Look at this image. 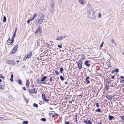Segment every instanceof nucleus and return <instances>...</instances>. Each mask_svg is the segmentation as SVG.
Here are the masks:
<instances>
[{"mask_svg": "<svg viewBox=\"0 0 124 124\" xmlns=\"http://www.w3.org/2000/svg\"><path fill=\"white\" fill-rule=\"evenodd\" d=\"M45 16V15H44L43 14H41L40 18L36 20L35 22L36 25H38L41 24L43 22Z\"/></svg>", "mask_w": 124, "mask_h": 124, "instance_id": "f257e3e1", "label": "nucleus"}, {"mask_svg": "<svg viewBox=\"0 0 124 124\" xmlns=\"http://www.w3.org/2000/svg\"><path fill=\"white\" fill-rule=\"evenodd\" d=\"M88 16L91 19H93L95 18V14L93 10L91 9L89 11Z\"/></svg>", "mask_w": 124, "mask_h": 124, "instance_id": "f03ea898", "label": "nucleus"}, {"mask_svg": "<svg viewBox=\"0 0 124 124\" xmlns=\"http://www.w3.org/2000/svg\"><path fill=\"white\" fill-rule=\"evenodd\" d=\"M54 2L53 1V0H51L50 1V12L51 14H54Z\"/></svg>", "mask_w": 124, "mask_h": 124, "instance_id": "7ed1b4c3", "label": "nucleus"}, {"mask_svg": "<svg viewBox=\"0 0 124 124\" xmlns=\"http://www.w3.org/2000/svg\"><path fill=\"white\" fill-rule=\"evenodd\" d=\"M6 61L8 64L10 65H13L15 64V61L13 60H7Z\"/></svg>", "mask_w": 124, "mask_h": 124, "instance_id": "20e7f679", "label": "nucleus"}, {"mask_svg": "<svg viewBox=\"0 0 124 124\" xmlns=\"http://www.w3.org/2000/svg\"><path fill=\"white\" fill-rule=\"evenodd\" d=\"M42 30V27L41 26H39L37 28L35 34H36L39 33H40Z\"/></svg>", "mask_w": 124, "mask_h": 124, "instance_id": "39448f33", "label": "nucleus"}, {"mask_svg": "<svg viewBox=\"0 0 124 124\" xmlns=\"http://www.w3.org/2000/svg\"><path fill=\"white\" fill-rule=\"evenodd\" d=\"M32 51H31L30 53L26 55L24 58V59L25 58V60H26L27 59H28L30 58L32 56Z\"/></svg>", "mask_w": 124, "mask_h": 124, "instance_id": "423d86ee", "label": "nucleus"}, {"mask_svg": "<svg viewBox=\"0 0 124 124\" xmlns=\"http://www.w3.org/2000/svg\"><path fill=\"white\" fill-rule=\"evenodd\" d=\"M82 62L81 60L77 62V65L78 68L79 69L82 68Z\"/></svg>", "mask_w": 124, "mask_h": 124, "instance_id": "0eeeda50", "label": "nucleus"}, {"mask_svg": "<svg viewBox=\"0 0 124 124\" xmlns=\"http://www.w3.org/2000/svg\"><path fill=\"white\" fill-rule=\"evenodd\" d=\"M28 91L29 93H35L36 94V92H35V88H34L33 89H30L28 90Z\"/></svg>", "mask_w": 124, "mask_h": 124, "instance_id": "6e6552de", "label": "nucleus"}, {"mask_svg": "<svg viewBox=\"0 0 124 124\" xmlns=\"http://www.w3.org/2000/svg\"><path fill=\"white\" fill-rule=\"evenodd\" d=\"M42 99L46 102H47L49 101L48 100L46 99L45 95L44 94H42Z\"/></svg>", "mask_w": 124, "mask_h": 124, "instance_id": "1a4fd4ad", "label": "nucleus"}, {"mask_svg": "<svg viewBox=\"0 0 124 124\" xmlns=\"http://www.w3.org/2000/svg\"><path fill=\"white\" fill-rule=\"evenodd\" d=\"M84 123L86 124H92V122L90 121V120H88L87 121L86 120H85L84 121Z\"/></svg>", "mask_w": 124, "mask_h": 124, "instance_id": "9d476101", "label": "nucleus"}, {"mask_svg": "<svg viewBox=\"0 0 124 124\" xmlns=\"http://www.w3.org/2000/svg\"><path fill=\"white\" fill-rule=\"evenodd\" d=\"M89 62L87 60L85 61L84 62L85 64L87 67H89L90 65L89 63Z\"/></svg>", "mask_w": 124, "mask_h": 124, "instance_id": "9b49d317", "label": "nucleus"}, {"mask_svg": "<svg viewBox=\"0 0 124 124\" xmlns=\"http://www.w3.org/2000/svg\"><path fill=\"white\" fill-rule=\"evenodd\" d=\"M113 97L111 96V95H107L106 96V98L108 100H110V101L112 100V98Z\"/></svg>", "mask_w": 124, "mask_h": 124, "instance_id": "f8f14e48", "label": "nucleus"}, {"mask_svg": "<svg viewBox=\"0 0 124 124\" xmlns=\"http://www.w3.org/2000/svg\"><path fill=\"white\" fill-rule=\"evenodd\" d=\"M89 78V77H87L85 79V81L86 82L87 84H89L90 82L89 80H88Z\"/></svg>", "mask_w": 124, "mask_h": 124, "instance_id": "ddd939ff", "label": "nucleus"}, {"mask_svg": "<svg viewBox=\"0 0 124 124\" xmlns=\"http://www.w3.org/2000/svg\"><path fill=\"white\" fill-rule=\"evenodd\" d=\"M30 83L29 80H27L26 82V85L27 87H28Z\"/></svg>", "mask_w": 124, "mask_h": 124, "instance_id": "4468645a", "label": "nucleus"}, {"mask_svg": "<svg viewBox=\"0 0 124 124\" xmlns=\"http://www.w3.org/2000/svg\"><path fill=\"white\" fill-rule=\"evenodd\" d=\"M18 47V44H17L15 47H14L13 50L16 51V50H17Z\"/></svg>", "mask_w": 124, "mask_h": 124, "instance_id": "2eb2a0df", "label": "nucleus"}, {"mask_svg": "<svg viewBox=\"0 0 124 124\" xmlns=\"http://www.w3.org/2000/svg\"><path fill=\"white\" fill-rule=\"evenodd\" d=\"M18 47V44H17L15 47H14L13 50L16 51V50H17Z\"/></svg>", "mask_w": 124, "mask_h": 124, "instance_id": "dca6fc26", "label": "nucleus"}, {"mask_svg": "<svg viewBox=\"0 0 124 124\" xmlns=\"http://www.w3.org/2000/svg\"><path fill=\"white\" fill-rule=\"evenodd\" d=\"M18 47V44H17L15 47H14L13 50L16 51V50H17Z\"/></svg>", "mask_w": 124, "mask_h": 124, "instance_id": "f3484780", "label": "nucleus"}, {"mask_svg": "<svg viewBox=\"0 0 124 124\" xmlns=\"http://www.w3.org/2000/svg\"><path fill=\"white\" fill-rule=\"evenodd\" d=\"M11 41L10 38H9L7 41V43L8 45H10L11 44Z\"/></svg>", "mask_w": 124, "mask_h": 124, "instance_id": "a211bd4d", "label": "nucleus"}, {"mask_svg": "<svg viewBox=\"0 0 124 124\" xmlns=\"http://www.w3.org/2000/svg\"><path fill=\"white\" fill-rule=\"evenodd\" d=\"M114 117L112 116H110L109 115L108 116V119L109 120H112L114 118Z\"/></svg>", "mask_w": 124, "mask_h": 124, "instance_id": "6ab92c4d", "label": "nucleus"}, {"mask_svg": "<svg viewBox=\"0 0 124 124\" xmlns=\"http://www.w3.org/2000/svg\"><path fill=\"white\" fill-rule=\"evenodd\" d=\"M47 78V77L45 76L43 77L41 79V81H44Z\"/></svg>", "mask_w": 124, "mask_h": 124, "instance_id": "aec40b11", "label": "nucleus"}, {"mask_svg": "<svg viewBox=\"0 0 124 124\" xmlns=\"http://www.w3.org/2000/svg\"><path fill=\"white\" fill-rule=\"evenodd\" d=\"M79 2L81 4H83L85 0H78Z\"/></svg>", "mask_w": 124, "mask_h": 124, "instance_id": "412c9836", "label": "nucleus"}, {"mask_svg": "<svg viewBox=\"0 0 124 124\" xmlns=\"http://www.w3.org/2000/svg\"><path fill=\"white\" fill-rule=\"evenodd\" d=\"M4 86L3 85H0V89L4 90Z\"/></svg>", "mask_w": 124, "mask_h": 124, "instance_id": "4be33fe9", "label": "nucleus"}, {"mask_svg": "<svg viewBox=\"0 0 124 124\" xmlns=\"http://www.w3.org/2000/svg\"><path fill=\"white\" fill-rule=\"evenodd\" d=\"M37 16V14L36 13H35L34 14L33 17H32V19L34 20V19H35V18Z\"/></svg>", "mask_w": 124, "mask_h": 124, "instance_id": "5701e85b", "label": "nucleus"}, {"mask_svg": "<svg viewBox=\"0 0 124 124\" xmlns=\"http://www.w3.org/2000/svg\"><path fill=\"white\" fill-rule=\"evenodd\" d=\"M17 28H16V30L14 32V33L13 35V38H14L16 37V30Z\"/></svg>", "mask_w": 124, "mask_h": 124, "instance_id": "b1692460", "label": "nucleus"}, {"mask_svg": "<svg viewBox=\"0 0 124 124\" xmlns=\"http://www.w3.org/2000/svg\"><path fill=\"white\" fill-rule=\"evenodd\" d=\"M95 111L96 112H97L100 113L101 112V109L99 108L97 109H96Z\"/></svg>", "mask_w": 124, "mask_h": 124, "instance_id": "393cba45", "label": "nucleus"}, {"mask_svg": "<svg viewBox=\"0 0 124 124\" xmlns=\"http://www.w3.org/2000/svg\"><path fill=\"white\" fill-rule=\"evenodd\" d=\"M57 40L61 41L62 40V38H61V37L60 36L58 37L57 38V39H56Z\"/></svg>", "mask_w": 124, "mask_h": 124, "instance_id": "a878e982", "label": "nucleus"}, {"mask_svg": "<svg viewBox=\"0 0 124 124\" xmlns=\"http://www.w3.org/2000/svg\"><path fill=\"white\" fill-rule=\"evenodd\" d=\"M6 18L5 16H4L3 18V22L4 23L6 21Z\"/></svg>", "mask_w": 124, "mask_h": 124, "instance_id": "bb28decb", "label": "nucleus"}, {"mask_svg": "<svg viewBox=\"0 0 124 124\" xmlns=\"http://www.w3.org/2000/svg\"><path fill=\"white\" fill-rule=\"evenodd\" d=\"M109 88V86L108 85H106L105 86V89L106 90H107Z\"/></svg>", "mask_w": 124, "mask_h": 124, "instance_id": "cd10ccee", "label": "nucleus"}, {"mask_svg": "<svg viewBox=\"0 0 124 124\" xmlns=\"http://www.w3.org/2000/svg\"><path fill=\"white\" fill-rule=\"evenodd\" d=\"M63 68H61L60 69V72L61 73H62L63 71Z\"/></svg>", "mask_w": 124, "mask_h": 124, "instance_id": "c85d7f7f", "label": "nucleus"}, {"mask_svg": "<svg viewBox=\"0 0 124 124\" xmlns=\"http://www.w3.org/2000/svg\"><path fill=\"white\" fill-rule=\"evenodd\" d=\"M58 116V115L57 114L55 113L53 115L52 117H53L55 116Z\"/></svg>", "mask_w": 124, "mask_h": 124, "instance_id": "c756f323", "label": "nucleus"}, {"mask_svg": "<svg viewBox=\"0 0 124 124\" xmlns=\"http://www.w3.org/2000/svg\"><path fill=\"white\" fill-rule=\"evenodd\" d=\"M60 78L62 81H63L64 79V78L62 76H60Z\"/></svg>", "mask_w": 124, "mask_h": 124, "instance_id": "7c9ffc66", "label": "nucleus"}, {"mask_svg": "<svg viewBox=\"0 0 124 124\" xmlns=\"http://www.w3.org/2000/svg\"><path fill=\"white\" fill-rule=\"evenodd\" d=\"M33 105L35 107L37 108L38 107V104H36L35 103H34L33 104Z\"/></svg>", "mask_w": 124, "mask_h": 124, "instance_id": "2f4dec72", "label": "nucleus"}, {"mask_svg": "<svg viewBox=\"0 0 124 124\" xmlns=\"http://www.w3.org/2000/svg\"><path fill=\"white\" fill-rule=\"evenodd\" d=\"M55 74L56 75H58L59 73V72H58L56 70L55 71Z\"/></svg>", "mask_w": 124, "mask_h": 124, "instance_id": "473e14b6", "label": "nucleus"}, {"mask_svg": "<svg viewBox=\"0 0 124 124\" xmlns=\"http://www.w3.org/2000/svg\"><path fill=\"white\" fill-rule=\"evenodd\" d=\"M120 117L122 120L124 121V116H120Z\"/></svg>", "mask_w": 124, "mask_h": 124, "instance_id": "72a5a7b5", "label": "nucleus"}, {"mask_svg": "<svg viewBox=\"0 0 124 124\" xmlns=\"http://www.w3.org/2000/svg\"><path fill=\"white\" fill-rule=\"evenodd\" d=\"M23 124H27L28 123V122L27 121H23Z\"/></svg>", "mask_w": 124, "mask_h": 124, "instance_id": "f704fd0d", "label": "nucleus"}, {"mask_svg": "<svg viewBox=\"0 0 124 124\" xmlns=\"http://www.w3.org/2000/svg\"><path fill=\"white\" fill-rule=\"evenodd\" d=\"M18 82L20 84H22V81L21 80H18Z\"/></svg>", "mask_w": 124, "mask_h": 124, "instance_id": "c9c22d12", "label": "nucleus"}, {"mask_svg": "<svg viewBox=\"0 0 124 124\" xmlns=\"http://www.w3.org/2000/svg\"><path fill=\"white\" fill-rule=\"evenodd\" d=\"M41 120L42 121H44V122L46 121V119L45 118H42V119H41Z\"/></svg>", "mask_w": 124, "mask_h": 124, "instance_id": "e433bc0d", "label": "nucleus"}, {"mask_svg": "<svg viewBox=\"0 0 124 124\" xmlns=\"http://www.w3.org/2000/svg\"><path fill=\"white\" fill-rule=\"evenodd\" d=\"M96 106L98 108L100 106L99 105V103L98 102H97L96 103Z\"/></svg>", "mask_w": 124, "mask_h": 124, "instance_id": "4c0bfd02", "label": "nucleus"}, {"mask_svg": "<svg viewBox=\"0 0 124 124\" xmlns=\"http://www.w3.org/2000/svg\"><path fill=\"white\" fill-rule=\"evenodd\" d=\"M16 51H15V50H12L11 51V53H10L11 54H12L14 53Z\"/></svg>", "mask_w": 124, "mask_h": 124, "instance_id": "58836bf2", "label": "nucleus"}, {"mask_svg": "<svg viewBox=\"0 0 124 124\" xmlns=\"http://www.w3.org/2000/svg\"><path fill=\"white\" fill-rule=\"evenodd\" d=\"M112 44L113 46H116V44L115 42L113 43H112Z\"/></svg>", "mask_w": 124, "mask_h": 124, "instance_id": "ea45409f", "label": "nucleus"}, {"mask_svg": "<svg viewBox=\"0 0 124 124\" xmlns=\"http://www.w3.org/2000/svg\"><path fill=\"white\" fill-rule=\"evenodd\" d=\"M0 78L3 79H4L5 78V77L3 76H0Z\"/></svg>", "mask_w": 124, "mask_h": 124, "instance_id": "a19ab883", "label": "nucleus"}, {"mask_svg": "<svg viewBox=\"0 0 124 124\" xmlns=\"http://www.w3.org/2000/svg\"><path fill=\"white\" fill-rule=\"evenodd\" d=\"M64 123L65 124H70V123L69 121H65L64 122Z\"/></svg>", "mask_w": 124, "mask_h": 124, "instance_id": "79ce46f5", "label": "nucleus"}, {"mask_svg": "<svg viewBox=\"0 0 124 124\" xmlns=\"http://www.w3.org/2000/svg\"><path fill=\"white\" fill-rule=\"evenodd\" d=\"M115 71V72H116V73H118L119 71L118 69H116Z\"/></svg>", "mask_w": 124, "mask_h": 124, "instance_id": "37998d69", "label": "nucleus"}, {"mask_svg": "<svg viewBox=\"0 0 124 124\" xmlns=\"http://www.w3.org/2000/svg\"><path fill=\"white\" fill-rule=\"evenodd\" d=\"M103 44H104V43L103 42H102L101 44L100 45V47H102L103 46Z\"/></svg>", "mask_w": 124, "mask_h": 124, "instance_id": "c03bdc74", "label": "nucleus"}, {"mask_svg": "<svg viewBox=\"0 0 124 124\" xmlns=\"http://www.w3.org/2000/svg\"><path fill=\"white\" fill-rule=\"evenodd\" d=\"M58 47L59 48H61L62 47V44L61 45H58Z\"/></svg>", "mask_w": 124, "mask_h": 124, "instance_id": "a18cd8bd", "label": "nucleus"}, {"mask_svg": "<svg viewBox=\"0 0 124 124\" xmlns=\"http://www.w3.org/2000/svg\"><path fill=\"white\" fill-rule=\"evenodd\" d=\"M101 17V14L99 13V15L98 16V17L99 18H100Z\"/></svg>", "mask_w": 124, "mask_h": 124, "instance_id": "49530a36", "label": "nucleus"}, {"mask_svg": "<svg viewBox=\"0 0 124 124\" xmlns=\"http://www.w3.org/2000/svg\"><path fill=\"white\" fill-rule=\"evenodd\" d=\"M14 38H13V37H12V39L11 41V42L12 43H13V42H14Z\"/></svg>", "mask_w": 124, "mask_h": 124, "instance_id": "de8ad7c7", "label": "nucleus"}, {"mask_svg": "<svg viewBox=\"0 0 124 124\" xmlns=\"http://www.w3.org/2000/svg\"><path fill=\"white\" fill-rule=\"evenodd\" d=\"M65 37V36H62V37H61V38H62V40Z\"/></svg>", "mask_w": 124, "mask_h": 124, "instance_id": "09e8293b", "label": "nucleus"}, {"mask_svg": "<svg viewBox=\"0 0 124 124\" xmlns=\"http://www.w3.org/2000/svg\"><path fill=\"white\" fill-rule=\"evenodd\" d=\"M120 78H121V79H124V77L122 76H120Z\"/></svg>", "mask_w": 124, "mask_h": 124, "instance_id": "8fccbe9b", "label": "nucleus"}, {"mask_svg": "<svg viewBox=\"0 0 124 124\" xmlns=\"http://www.w3.org/2000/svg\"><path fill=\"white\" fill-rule=\"evenodd\" d=\"M22 88L23 89V90L24 91L25 90H26V88L25 87H23Z\"/></svg>", "mask_w": 124, "mask_h": 124, "instance_id": "3c124183", "label": "nucleus"}, {"mask_svg": "<svg viewBox=\"0 0 124 124\" xmlns=\"http://www.w3.org/2000/svg\"><path fill=\"white\" fill-rule=\"evenodd\" d=\"M77 117H76L75 119V121H74V122L75 121H76V123H77Z\"/></svg>", "mask_w": 124, "mask_h": 124, "instance_id": "603ef678", "label": "nucleus"}, {"mask_svg": "<svg viewBox=\"0 0 124 124\" xmlns=\"http://www.w3.org/2000/svg\"><path fill=\"white\" fill-rule=\"evenodd\" d=\"M10 80V81H11V82H12L13 81V78H11Z\"/></svg>", "mask_w": 124, "mask_h": 124, "instance_id": "864d4df0", "label": "nucleus"}, {"mask_svg": "<svg viewBox=\"0 0 124 124\" xmlns=\"http://www.w3.org/2000/svg\"><path fill=\"white\" fill-rule=\"evenodd\" d=\"M111 42L112 43H113L114 42V40H113V39H111Z\"/></svg>", "mask_w": 124, "mask_h": 124, "instance_id": "5fc2aeb1", "label": "nucleus"}, {"mask_svg": "<svg viewBox=\"0 0 124 124\" xmlns=\"http://www.w3.org/2000/svg\"><path fill=\"white\" fill-rule=\"evenodd\" d=\"M11 78H13V74H12L11 75Z\"/></svg>", "mask_w": 124, "mask_h": 124, "instance_id": "6e6d98bb", "label": "nucleus"}, {"mask_svg": "<svg viewBox=\"0 0 124 124\" xmlns=\"http://www.w3.org/2000/svg\"><path fill=\"white\" fill-rule=\"evenodd\" d=\"M50 82H52V78H50Z\"/></svg>", "mask_w": 124, "mask_h": 124, "instance_id": "4d7b16f0", "label": "nucleus"}, {"mask_svg": "<svg viewBox=\"0 0 124 124\" xmlns=\"http://www.w3.org/2000/svg\"><path fill=\"white\" fill-rule=\"evenodd\" d=\"M3 118L1 117H0V120H3Z\"/></svg>", "mask_w": 124, "mask_h": 124, "instance_id": "13d9d810", "label": "nucleus"}, {"mask_svg": "<svg viewBox=\"0 0 124 124\" xmlns=\"http://www.w3.org/2000/svg\"><path fill=\"white\" fill-rule=\"evenodd\" d=\"M111 78L112 79H114L115 78V77L114 76H112L111 77Z\"/></svg>", "mask_w": 124, "mask_h": 124, "instance_id": "bf43d9fd", "label": "nucleus"}, {"mask_svg": "<svg viewBox=\"0 0 124 124\" xmlns=\"http://www.w3.org/2000/svg\"><path fill=\"white\" fill-rule=\"evenodd\" d=\"M115 72V70H114L112 71V73H114Z\"/></svg>", "mask_w": 124, "mask_h": 124, "instance_id": "052dcab7", "label": "nucleus"}, {"mask_svg": "<svg viewBox=\"0 0 124 124\" xmlns=\"http://www.w3.org/2000/svg\"><path fill=\"white\" fill-rule=\"evenodd\" d=\"M120 82H123V83H124V80H123L122 81L120 80Z\"/></svg>", "mask_w": 124, "mask_h": 124, "instance_id": "680f3d73", "label": "nucleus"}, {"mask_svg": "<svg viewBox=\"0 0 124 124\" xmlns=\"http://www.w3.org/2000/svg\"><path fill=\"white\" fill-rule=\"evenodd\" d=\"M34 20L33 19H32H32H30V20H29L30 21H32V20Z\"/></svg>", "mask_w": 124, "mask_h": 124, "instance_id": "e2e57ef3", "label": "nucleus"}, {"mask_svg": "<svg viewBox=\"0 0 124 124\" xmlns=\"http://www.w3.org/2000/svg\"><path fill=\"white\" fill-rule=\"evenodd\" d=\"M30 21L29 20H28L27 21V23H29L30 22Z\"/></svg>", "mask_w": 124, "mask_h": 124, "instance_id": "0e129e2a", "label": "nucleus"}, {"mask_svg": "<svg viewBox=\"0 0 124 124\" xmlns=\"http://www.w3.org/2000/svg\"><path fill=\"white\" fill-rule=\"evenodd\" d=\"M13 43H12L11 42V46H12L13 45Z\"/></svg>", "mask_w": 124, "mask_h": 124, "instance_id": "69168bd1", "label": "nucleus"}, {"mask_svg": "<svg viewBox=\"0 0 124 124\" xmlns=\"http://www.w3.org/2000/svg\"><path fill=\"white\" fill-rule=\"evenodd\" d=\"M16 62L17 63H18L19 62V61L18 60H17Z\"/></svg>", "mask_w": 124, "mask_h": 124, "instance_id": "338daca9", "label": "nucleus"}, {"mask_svg": "<svg viewBox=\"0 0 124 124\" xmlns=\"http://www.w3.org/2000/svg\"><path fill=\"white\" fill-rule=\"evenodd\" d=\"M65 84H67V82H65Z\"/></svg>", "mask_w": 124, "mask_h": 124, "instance_id": "774afa93", "label": "nucleus"}]
</instances>
